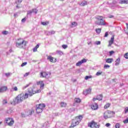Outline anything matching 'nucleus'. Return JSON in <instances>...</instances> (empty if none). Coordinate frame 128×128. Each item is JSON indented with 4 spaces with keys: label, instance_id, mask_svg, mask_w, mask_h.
Wrapping results in <instances>:
<instances>
[{
    "label": "nucleus",
    "instance_id": "obj_45",
    "mask_svg": "<svg viewBox=\"0 0 128 128\" xmlns=\"http://www.w3.org/2000/svg\"><path fill=\"white\" fill-rule=\"evenodd\" d=\"M2 34H8V31H3L2 32Z\"/></svg>",
    "mask_w": 128,
    "mask_h": 128
},
{
    "label": "nucleus",
    "instance_id": "obj_28",
    "mask_svg": "<svg viewBox=\"0 0 128 128\" xmlns=\"http://www.w3.org/2000/svg\"><path fill=\"white\" fill-rule=\"evenodd\" d=\"M28 114H26V113L24 114L22 113L21 116L22 118H26V116H28Z\"/></svg>",
    "mask_w": 128,
    "mask_h": 128
},
{
    "label": "nucleus",
    "instance_id": "obj_20",
    "mask_svg": "<svg viewBox=\"0 0 128 128\" xmlns=\"http://www.w3.org/2000/svg\"><path fill=\"white\" fill-rule=\"evenodd\" d=\"M97 100H102V94H100L96 96Z\"/></svg>",
    "mask_w": 128,
    "mask_h": 128
},
{
    "label": "nucleus",
    "instance_id": "obj_52",
    "mask_svg": "<svg viewBox=\"0 0 128 128\" xmlns=\"http://www.w3.org/2000/svg\"><path fill=\"white\" fill-rule=\"evenodd\" d=\"M108 36V32H106L104 36V38H107V36Z\"/></svg>",
    "mask_w": 128,
    "mask_h": 128
},
{
    "label": "nucleus",
    "instance_id": "obj_40",
    "mask_svg": "<svg viewBox=\"0 0 128 128\" xmlns=\"http://www.w3.org/2000/svg\"><path fill=\"white\" fill-rule=\"evenodd\" d=\"M2 104L4 105L6 104H8V101H6V100H3Z\"/></svg>",
    "mask_w": 128,
    "mask_h": 128
},
{
    "label": "nucleus",
    "instance_id": "obj_35",
    "mask_svg": "<svg viewBox=\"0 0 128 128\" xmlns=\"http://www.w3.org/2000/svg\"><path fill=\"white\" fill-rule=\"evenodd\" d=\"M72 27L74 28V27L76 26H78V23H76V22H72Z\"/></svg>",
    "mask_w": 128,
    "mask_h": 128
},
{
    "label": "nucleus",
    "instance_id": "obj_15",
    "mask_svg": "<svg viewBox=\"0 0 128 128\" xmlns=\"http://www.w3.org/2000/svg\"><path fill=\"white\" fill-rule=\"evenodd\" d=\"M114 62V59L112 58H108L106 59V62L107 64H112Z\"/></svg>",
    "mask_w": 128,
    "mask_h": 128
},
{
    "label": "nucleus",
    "instance_id": "obj_54",
    "mask_svg": "<svg viewBox=\"0 0 128 128\" xmlns=\"http://www.w3.org/2000/svg\"><path fill=\"white\" fill-rule=\"evenodd\" d=\"M96 44H97V46H98V44H100V41L96 42Z\"/></svg>",
    "mask_w": 128,
    "mask_h": 128
},
{
    "label": "nucleus",
    "instance_id": "obj_31",
    "mask_svg": "<svg viewBox=\"0 0 128 128\" xmlns=\"http://www.w3.org/2000/svg\"><path fill=\"white\" fill-rule=\"evenodd\" d=\"M60 106L62 108H64V106H66V103H64V102H62L60 104Z\"/></svg>",
    "mask_w": 128,
    "mask_h": 128
},
{
    "label": "nucleus",
    "instance_id": "obj_21",
    "mask_svg": "<svg viewBox=\"0 0 128 128\" xmlns=\"http://www.w3.org/2000/svg\"><path fill=\"white\" fill-rule=\"evenodd\" d=\"M120 58H118L116 59V60L115 66H118V64H120Z\"/></svg>",
    "mask_w": 128,
    "mask_h": 128
},
{
    "label": "nucleus",
    "instance_id": "obj_29",
    "mask_svg": "<svg viewBox=\"0 0 128 128\" xmlns=\"http://www.w3.org/2000/svg\"><path fill=\"white\" fill-rule=\"evenodd\" d=\"M30 84H32V82H30L28 84H26V86H24L22 88V90H26V88H28V86H30Z\"/></svg>",
    "mask_w": 128,
    "mask_h": 128
},
{
    "label": "nucleus",
    "instance_id": "obj_9",
    "mask_svg": "<svg viewBox=\"0 0 128 128\" xmlns=\"http://www.w3.org/2000/svg\"><path fill=\"white\" fill-rule=\"evenodd\" d=\"M91 108L94 110H96L98 108V105L96 103H94L92 104Z\"/></svg>",
    "mask_w": 128,
    "mask_h": 128
},
{
    "label": "nucleus",
    "instance_id": "obj_12",
    "mask_svg": "<svg viewBox=\"0 0 128 128\" xmlns=\"http://www.w3.org/2000/svg\"><path fill=\"white\" fill-rule=\"evenodd\" d=\"M91 92H92V89H88V90H86L85 91H84L83 94H84V96H86L87 94H90Z\"/></svg>",
    "mask_w": 128,
    "mask_h": 128
},
{
    "label": "nucleus",
    "instance_id": "obj_6",
    "mask_svg": "<svg viewBox=\"0 0 128 128\" xmlns=\"http://www.w3.org/2000/svg\"><path fill=\"white\" fill-rule=\"evenodd\" d=\"M6 124L10 126H12L14 124V120L12 118H6L5 120Z\"/></svg>",
    "mask_w": 128,
    "mask_h": 128
},
{
    "label": "nucleus",
    "instance_id": "obj_48",
    "mask_svg": "<svg viewBox=\"0 0 128 128\" xmlns=\"http://www.w3.org/2000/svg\"><path fill=\"white\" fill-rule=\"evenodd\" d=\"M124 112L125 114H126L128 112V107H126L124 109Z\"/></svg>",
    "mask_w": 128,
    "mask_h": 128
},
{
    "label": "nucleus",
    "instance_id": "obj_49",
    "mask_svg": "<svg viewBox=\"0 0 128 128\" xmlns=\"http://www.w3.org/2000/svg\"><path fill=\"white\" fill-rule=\"evenodd\" d=\"M123 122H124V124H128V118H127L126 120H124Z\"/></svg>",
    "mask_w": 128,
    "mask_h": 128
},
{
    "label": "nucleus",
    "instance_id": "obj_51",
    "mask_svg": "<svg viewBox=\"0 0 128 128\" xmlns=\"http://www.w3.org/2000/svg\"><path fill=\"white\" fill-rule=\"evenodd\" d=\"M7 114H12V109H8L7 110Z\"/></svg>",
    "mask_w": 128,
    "mask_h": 128
},
{
    "label": "nucleus",
    "instance_id": "obj_5",
    "mask_svg": "<svg viewBox=\"0 0 128 128\" xmlns=\"http://www.w3.org/2000/svg\"><path fill=\"white\" fill-rule=\"evenodd\" d=\"M88 126L90 128H100V124H98L96 122H94V121L92 120L88 124Z\"/></svg>",
    "mask_w": 128,
    "mask_h": 128
},
{
    "label": "nucleus",
    "instance_id": "obj_42",
    "mask_svg": "<svg viewBox=\"0 0 128 128\" xmlns=\"http://www.w3.org/2000/svg\"><path fill=\"white\" fill-rule=\"evenodd\" d=\"M110 66L109 65H106V64L104 65V68H110Z\"/></svg>",
    "mask_w": 128,
    "mask_h": 128
},
{
    "label": "nucleus",
    "instance_id": "obj_57",
    "mask_svg": "<svg viewBox=\"0 0 128 128\" xmlns=\"http://www.w3.org/2000/svg\"><path fill=\"white\" fill-rule=\"evenodd\" d=\"M28 74H30V72H26L24 74V77H26V76H28Z\"/></svg>",
    "mask_w": 128,
    "mask_h": 128
},
{
    "label": "nucleus",
    "instance_id": "obj_64",
    "mask_svg": "<svg viewBox=\"0 0 128 128\" xmlns=\"http://www.w3.org/2000/svg\"><path fill=\"white\" fill-rule=\"evenodd\" d=\"M109 18H114V16L111 15V16H109Z\"/></svg>",
    "mask_w": 128,
    "mask_h": 128
},
{
    "label": "nucleus",
    "instance_id": "obj_10",
    "mask_svg": "<svg viewBox=\"0 0 128 128\" xmlns=\"http://www.w3.org/2000/svg\"><path fill=\"white\" fill-rule=\"evenodd\" d=\"M47 60H50V62H56V59H54V58H52V56H48Z\"/></svg>",
    "mask_w": 128,
    "mask_h": 128
},
{
    "label": "nucleus",
    "instance_id": "obj_59",
    "mask_svg": "<svg viewBox=\"0 0 128 128\" xmlns=\"http://www.w3.org/2000/svg\"><path fill=\"white\" fill-rule=\"evenodd\" d=\"M35 94H38V92H40V90H37L36 91H34Z\"/></svg>",
    "mask_w": 128,
    "mask_h": 128
},
{
    "label": "nucleus",
    "instance_id": "obj_61",
    "mask_svg": "<svg viewBox=\"0 0 128 128\" xmlns=\"http://www.w3.org/2000/svg\"><path fill=\"white\" fill-rule=\"evenodd\" d=\"M36 48H40V45L38 44L36 46H35Z\"/></svg>",
    "mask_w": 128,
    "mask_h": 128
},
{
    "label": "nucleus",
    "instance_id": "obj_53",
    "mask_svg": "<svg viewBox=\"0 0 128 128\" xmlns=\"http://www.w3.org/2000/svg\"><path fill=\"white\" fill-rule=\"evenodd\" d=\"M13 90H14L15 92H17L18 90V87L15 86L13 88Z\"/></svg>",
    "mask_w": 128,
    "mask_h": 128
},
{
    "label": "nucleus",
    "instance_id": "obj_18",
    "mask_svg": "<svg viewBox=\"0 0 128 128\" xmlns=\"http://www.w3.org/2000/svg\"><path fill=\"white\" fill-rule=\"evenodd\" d=\"M86 4H88V2L86 0L82 1L81 4H80L81 6H86Z\"/></svg>",
    "mask_w": 128,
    "mask_h": 128
},
{
    "label": "nucleus",
    "instance_id": "obj_46",
    "mask_svg": "<svg viewBox=\"0 0 128 128\" xmlns=\"http://www.w3.org/2000/svg\"><path fill=\"white\" fill-rule=\"evenodd\" d=\"M124 57L125 58H126L127 60L128 59V52L124 54Z\"/></svg>",
    "mask_w": 128,
    "mask_h": 128
},
{
    "label": "nucleus",
    "instance_id": "obj_44",
    "mask_svg": "<svg viewBox=\"0 0 128 128\" xmlns=\"http://www.w3.org/2000/svg\"><path fill=\"white\" fill-rule=\"evenodd\" d=\"M109 54H110V56H112V54H114V50L110 51L109 52Z\"/></svg>",
    "mask_w": 128,
    "mask_h": 128
},
{
    "label": "nucleus",
    "instance_id": "obj_37",
    "mask_svg": "<svg viewBox=\"0 0 128 128\" xmlns=\"http://www.w3.org/2000/svg\"><path fill=\"white\" fill-rule=\"evenodd\" d=\"M115 128H120V124L119 123H117V124H116L115 126Z\"/></svg>",
    "mask_w": 128,
    "mask_h": 128
},
{
    "label": "nucleus",
    "instance_id": "obj_63",
    "mask_svg": "<svg viewBox=\"0 0 128 128\" xmlns=\"http://www.w3.org/2000/svg\"><path fill=\"white\" fill-rule=\"evenodd\" d=\"M108 118V116H104V118H105L106 120V118Z\"/></svg>",
    "mask_w": 128,
    "mask_h": 128
},
{
    "label": "nucleus",
    "instance_id": "obj_3",
    "mask_svg": "<svg viewBox=\"0 0 128 128\" xmlns=\"http://www.w3.org/2000/svg\"><path fill=\"white\" fill-rule=\"evenodd\" d=\"M26 44H28V42L26 41L22 40V39H18V42H16V46L17 48H22L24 46H24H26Z\"/></svg>",
    "mask_w": 128,
    "mask_h": 128
},
{
    "label": "nucleus",
    "instance_id": "obj_60",
    "mask_svg": "<svg viewBox=\"0 0 128 128\" xmlns=\"http://www.w3.org/2000/svg\"><path fill=\"white\" fill-rule=\"evenodd\" d=\"M10 73H6L5 75L6 76H10Z\"/></svg>",
    "mask_w": 128,
    "mask_h": 128
},
{
    "label": "nucleus",
    "instance_id": "obj_24",
    "mask_svg": "<svg viewBox=\"0 0 128 128\" xmlns=\"http://www.w3.org/2000/svg\"><path fill=\"white\" fill-rule=\"evenodd\" d=\"M56 34V32L54 30H52L51 32H48L47 34L48 36H52V34Z\"/></svg>",
    "mask_w": 128,
    "mask_h": 128
},
{
    "label": "nucleus",
    "instance_id": "obj_47",
    "mask_svg": "<svg viewBox=\"0 0 128 128\" xmlns=\"http://www.w3.org/2000/svg\"><path fill=\"white\" fill-rule=\"evenodd\" d=\"M88 78H92V76H86L85 77V80H88Z\"/></svg>",
    "mask_w": 128,
    "mask_h": 128
},
{
    "label": "nucleus",
    "instance_id": "obj_32",
    "mask_svg": "<svg viewBox=\"0 0 128 128\" xmlns=\"http://www.w3.org/2000/svg\"><path fill=\"white\" fill-rule=\"evenodd\" d=\"M102 74V72L101 71H98L96 74V76H101V74Z\"/></svg>",
    "mask_w": 128,
    "mask_h": 128
},
{
    "label": "nucleus",
    "instance_id": "obj_14",
    "mask_svg": "<svg viewBox=\"0 0 128 128\" xmlns=\"http://www.w3.org/2000/svg\"><path fill=\"white\" fill-rule=\"evenodd\" d=\"M6 90H8V87L2 86L0 88V92H4L6 91Z\"/></svg>",
    "mask_w": 128,
    "mask_h": 128
},
{
    "label": "nucleus",
    "instance_id": "obj_58",
    "mask_svg": "<svg viewBox=\"0 0 128 128\" xmlns=\"http://www.w3.org/2000/svg\"><path fill=\"white\" fill-rule=\"evenodd\" d=\"M110 123H107L106 124V126H107V128H108V126H110Z\"/></svg>",
    "mask_w": 128,
    "mask_h": 128
},
{
    "label": "nucleus",
    "instance_id": "obj_62",
    "mask_svg": "<svg viewBox=\"0 0 128 128\" xmlns=\"http://www.w3.org/2000/svg\"><path fill=\"white\" fill-rule=\"evenodd\" d=\"M96 100H98V98H93L92 99L93 102H96Z\"/></svg>",
    "mask_w": 128,
    "mask_h": 128
},
{
    "label": "nucleus",
    "instance_id": "obj_41",
    "mask_svg": "<svg viewBox=\"0 0 128 128\" xmlns=\"http://www.w3.org/2000/svg\"><path fill=\"white\" fill-rule=\"evenodd\" d=\"M22 2V0H18V1L16 2V4H20Z\"/></svg>",
    "mask_w": 128,
    "mask_h": 128
},
{
    "label": "nucleus",
    "instance_id": "obj_43",
    "mask_svg": "<svg viewBox=\"0 0 128 128\" xmlns=\"http://www.w3.org/2000/svg\"><path fill=\"white\" fill-rule=\"evenodd\" d=\"M26 64H28V62H23L22 64H21V66H26Z\"/></svg>",
    "mask_w": 128,
    "mask_h": 128
},
{
    "label": "nucleus",
    "instance_id": "obj_55",
    "mask_svg": "<svg viewBox=\"0 0 128 128\" xmlns=\"http://www.w3.org/2000/svg\"><path fill=\"white\" fill-rule=\"evenodd\" d=\"M42 82H44L40 81L38 82H37V84H42Z\"/></svg>",
    "mask_w": 128,
    "mask_h": 128
},
{
    "label": "nucleus",
    "instance_id": "obj_50",
    "mask_svg": "<svg viewBox=\"0 0 128 128\" xmlns=\"http://www.w3.org/2000/svg\"><path fill=\"white\" fill-rule=\"evenodd\" d=\"M62 48H63L64 49H66L68 48V45L64 44L62 46Z\"/></svg>",
    "mask_w": 128,
    "mask_h": 128
},
{
    "label": "nucleus",
    "instance_id": "obj_19",
    "mask_svg": "<svg viewBox=\"0 0 128 128\" xmlns=\"http://www.w3.org/2000/svg\"><path fill=\"white\" fill-rule=\"evenodd\" d=\"M32 10H28L27 12V14H26V18H28V16H32Z\"/></svg>",
    "mask_w": 128,
    "mask_h": 128
},
{
    "label": "nucleus",
    "instance_id": "obj_23",
    "mask_svg": "<svg viewBox=\"0 0 128 128\" xmlns=\"http://www.w3.org/2000/svg\"><path fill=\"white\" fill-rule=\"evenodd\" d=\"M56 54L58 56H62V54H64V52H62L59 50L56 51Z\"/></svg>",
    "mask_w": 128,
    "mask_h": 128
},
{
    "label": "nucleus",
    "instance_id": "obj_36",
    "mask_svg": "<svg viewBox=\"0 0 128 128\" xmlns=\"http://www.w3.org/2000/svg\"><path fill=\"white\" fill-rule=\"evenodd\" d=\"M44 83L42 82V84H41L40 86V88L41 90H44Z\"/></svg>",
    "mask_w": 128,
    "mask_h": 128
},
{
    "label": "nucleus",
    "instance_id": "obj_13",
    "mask_svg": "<svg viewBox=\"0 0 128 128\" xmlns=\"http://www.w3.org/2000/svg\"><path fill=\"white\" fill-rule=\"evenodd\" d=\"M36 106L39 108H41V110H44L46 108V104H39L38 105H36Z\"/></svg>",
    "mask_w": 128,
    "mask_h": 128
},
{
    "label": "nucleus",
    "instance_id": "obj_25",
    "mask_svg": "<svg viewBox=\"0 0 128 128\" xmlns=\"http://www.w3.org/2000/svg\"><path fill=\"white\" fill-rule=\"evenodd\" d=\"M31 12L32 13L35 14H38V10H36V8H33L31 10Z\"/></svg>",
    "mask_w": 128,
    "mask_h": 128
},
{
    "label": "nucleus",
    "instance_id": "obj_16",
    "mask_svg": "<svg viewBox=\"0 0 128 128\" xmlns=\"http://www.w3.org/2000/svg\"><path fill=\"white\" fill-rule=\"evenodd\" d=\"M36 112L37 114H40L42 112L43 110L36 106Z\"/></svg>",
    "mask_w": 128,
    "mask_h": 128
},
{
    "label": "nucleus",
    "instance_id": "obj_2",
    "mask_svg": "<svg viewBox=\"0 0 128 128\" xmlns=\"http://www.w3.org/2000/svg\"><path fill=\"white\" fill-rule=\"evenodd\" d=\"M96 18L98 20L95 22L96 24H97L98 26H106V22L104 21L102 17L98 16Z\"/></svg>",
    "mask_w": 128,
    "mask_h": 128
},
{
    "label": "nucleus",
    "instance_id": "obj_30",
    "mask_svg": "<svg viewBox=\"0 0 128 128\" xmlns=\"http://www.w3.org/2000/svg\"><path fill=\"white\" fill-rule=\"evenodd\" d=\"M96 32L97 34H100V32H102V28H97L96 30Z\"/></svg>",
    "mask_w": 128,
    "mask_h": 128
},
{
    "label": "nucleus",
    "instance_id": "obj_17",
    "mask_svg": "<svg viewBox=\"0 0 128 128\" xmlns=\"http://www.w3.org/2000/svg\"><path fill=\"white\" fill-rule=\"evenodd\" d=\"M114 36L111 38L109 42V46H112L114 44Z\"/></svg>",
    "mask_w": 128,
    "mask_h": 128
},
{
    "label": "nucleus",
    "instance_id": "obj_56",
    "mask_svg": "<svg viewBox=\"0 0 128 128\" xmlns=\"http://www.w3.org/2000/svg\"><path fill=\"white\" fill-rule=\"evenodd\" d=\"M33 52H38V49L36 48V47H34V48H33Z\"/></svg>",
    "mask_w": 128,
    "mask_h": 128
},
{
    "label": "nucleus",
    "instance_id": "obj_38",
    "mask_svg": "<svg viewBox=\"0 0 128 128\" xmlns=\"http://www.w3.org/2000/svg\"><path fill=\"white\" fill-rule=\"evenodd\" d=\"M26 18H26V17L24 18L22 20V22H26Z\"/></svg>",
    "mask_w": 128,
    "mask_h": 128
},
{
    "label": "nucleus",
    "instance_id": "obj_4",
    "mask_svg": "<svg viewBox=\"0 0 128 128\" xmlns=\"http://www.w3.org/2000/svg\"><path fill=\"white\" fill-rule=\"evenodd\" d=\"M24 100V95L22 94H19L16 98L14 100L15 104H20Z\"/></svg>",
    "mask_w": 128,
    "mask_h": 128
},
{
    "label": "nucleus",
    "instance_id": "obj_8",
    "mask_svg": "<svg viewBox=\"0 0 128 128\" xmlns=\"http://www.w3.org/2000/svg\"><path fill=\"white\" fill-rule=\"evenodd\" d=\"M28 96H32L33 94H34L36 92H34V90L32 89V88H30L28 89Z\"/></svg>",
    "mask_w": 128,
    "mask_h": 128
},
{
    "label": "nucleus",
    "instance_id": "obj_34",
    "mask_svg": "<svg viewBox=\"0 0 128 128\" xmlns=\"http://www.w3.org/2000/svg\"><path fill=\"white\" fill-rule=\"evenodd\" d=\"M110 104L108 103V104H106L104 106V108H110Z\"/></svg>",
    "mask_w": 128,
    "mask_h": 128
},
{
    "label": "nucleus",
    "instance_id": "obj_27",
    "mask_svg": "<svg viewBox=\"0 0 128 128\" xmlns=\"http://www.w3.org/2000/svg\"><path fill=\"white\" fill-rule=\"evenodd\" d=\"M108 114H110L111 116H110V118H112V116H114V114L116 113L114 112L108 111Z\"/></svg>",
    "mask_w": 128,
    "mask_h": 128
},
{
    "label": "nucleus",
    "instance_id": "obj_39",
    "mask_svg": "<svg viewBox=\"0 0 128 128\" xmlns=\"http://www.w3.org/2000/svg\"><path fill=\"white\" fill-rule=\"evenodd\" d=\"M48 22H41V24H42V26H48Z\"/></svg>",
    "mask_w": 128,
    "mask_h": 128
},
{
    "label": "nucleus",
    "instance_id": "obj_33",
    "mask_svg": "<svg viewBox=\"0 0 128 128\" xmlns=\"http://www.w3.org/2000/svg\"><path fill=\"white\" fill-rule=\"evenodd\" d=\"M121 4H128V0H120Z\"/></svg>",
    "mask_w": 128,
    "mask_h": 128
},
{
    "label": "nucleus",
    "instance_id": "obj_26",
    "mask_svg": "<svg viewBox=\"0 0 128 128\" xmlns=\"http://www.w3.org/2000/svg\"><path fill=\"white\" fill-rule=\"evenodd\" d=\"M74 101L76 102H77V104H80V102H82V100L80 98H75Z\"/></svg>",
    "mask_w": 128,
    "mask_h": 128
},
{
    "label": "nucleus",
    "instance_id": "obj_7",
    "mask_svg": "<svg viewBox=\"0 0 128 128\" xmlns=\"http://www.w3.org/2000/svg\"><path fill=\"white\" fill-rule=\"evenodd\" d=\"M84 62H86V59L83 58L76 64V66H82V64H84Z\"/></svg>",
    "mask_w": 128,
    "mask_h": 128
},
{
    "label": "nucleus",
    "instance_id": "obj_11",
    "mask_svg": "<svg viewBox=\"0 0 128 128\" xmlns=\"http://www.w3.org/2000/svg\"><path fill=\"white\" fill-rule=\"evenodd\" d=\"M48 76V74L46 72H40V78H46Z\"/></svg>",
    "mask_w": 128,
    "mask_h": 128
},
{
    "label": "nucleus",
    "instance_id": "obj_22",
    "mask_svg": "<svg viewBox=\"0 0 128 128\" xmlns=\"http://www.w3.org/2000/svg\"><path fill=\"white\" fill-rule=\"evenodd\" d=\"M21 94H23V100H26V98H28V94L27 93L25 94L22 93Z\"/></svg>",
    "mask_w": 128,
    "mask_h": 128
},
{
    "label": "nucleus",
    "instance_id": "obj_1",
    "mask_svg": "<svg viewBox=\"0 0 128 128\" xmlns=\"http://www.w3.org/2000/svg\"><path fill=\"white\" fill-rule=\"evenodd\" d=\"M84 118V116L82 115H80L78 116H76L74 120H73L70 126V128H74V126H76L82 122V120Z\"/></svg>",
    "mask_w": 128,
    "mask_h": 128
}]
</instances>
